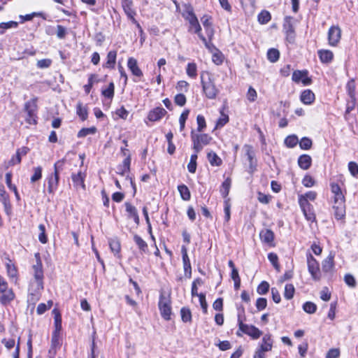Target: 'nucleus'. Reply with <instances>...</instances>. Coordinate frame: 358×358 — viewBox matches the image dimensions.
Returning a JSON list of instances; mask_svg holds the SVG:
<instances>
[{
	"label": "nucleus",
	"instance_id": "nucleus-1",
	"mask_svg": "<svg viewBox=\"0 0 358 358\" xmlns=\"http://www.w3.org/2000/svg\"><path fill=\"white\" fill-rule=\"evenodd\" d=\"M36 263L32 266L34 279L29 284V292L31 296H36L43 289V271L39 253L35 254Z\"/></svg>",
	"mask_w": 358,
	"mask_h": 358
},
{
	"label": "nucleus",
	"instance_id": "nucleus-2",
	"mask_svg": "<svg viewBox=\"0 0 358 358\" xmlns=\"http://www.w3.org/2000/svg\"><path fill=\"white\" fill-rule=\"evenodd\" d=\"M330 186L334 194V216L337 220H341L345 215V196L338 184L331 182Z\"/></svg>",
	"mask_w": 358,
	"mask_h": 358
},
{
	"label": "nucleus",
	"instance_id": "nucleus-3",
	"mask_svg": "<svg viewBox=\"0 0 358 358\" xmlns=\"http://www.w3.org/2000/svg\"><path fill=\"white\" fill-rule=\"evenodd\" d=\"M201 85L203 94L210 99H214L220 92L216 87L214 77L210 73H202L201 75Z\"/></svg>",
	"mask_w": 358,
	"mask_h": 358
},
{
	"label": "nucleus",
	"instance_id": "nucleus-4",
	"mask_svg": "<svg viewBox=\"0 0 358 358\" xmlns=\"http://www.w3.org/2000/svg\"><path fill=\"white\" fill-rule=\"evenodd\" d=\"M182 15L189 23V31H194L197 34L201 33V27L199 23L197 17L194 13V9L190 5H184Z\"/></svg>",
	"mask_w": 358,
	"mask_h": 358
},
{
	"label": "nucleus",
	"instance_id": "nucleus-5",
	"mask_svg": "<svg viewBox=\"0 0 358 358\" xmlns=\"http://www.w3.org/2000/svg\"><path fill=\"white\" fill-rule=\"evenodd\" d=\"M273 340L270 334L264 335L258 348L255 352L253 358H266L265 353L272 350Z\"/></svg>",
	"mask_w": 358,
	"mask_h": 358
},
{
	"label": "nucleus",
	"instance_id": "nucleus-6",
	"mask_svg": "<svg viewBox=\"0 0 358 358\" xmlns=\"http://www.w3.org/2000/svg\"><path fill=\"white\" fill-rule=\"evenodd\" d=\"M191 138L193 143V150L196 153H199L203 146L208 145L212 140V137L207 134H196L194 131L191 133Z\"/></svg>",
	"mask_w": 358,
	"mask_h": 358
},
{
	"label": "nucleus",
	"instance_id": "nucleus-7",
	"mask_svg": "<svg viewBox=\"0 0 358 358\" xmlns=\"http://www.w3.org/2000/svg\"><path fill=\"white\" fill-rule=\"evenodd\" d=\"M158 306L162 317L166 320H169L172 313L170 296L161 294Z\"/></svg>",
	"mask_w": 358,
	"mask_h": 358
},
{
	"label": "nucleus",
	"instance_id": "nucleus-8",
	"mask_svg": "<svg viewBox=\"0 0 358 358\" xmlns=\"http://www.w3.org/2000/svg\"><path fill=\"white\" fill-rule=\"evenodd\" d=\"M36 110L37 105L35 99L27 101L24 105V110L27 113L26 121L29 124H34L36 123Z\"/></svg>",
	"mask_w": 358,
	"mask_h": 358
},
{
	"label": "nucleus",
	"instance_id": "nucleus-9",
	"mask_svg": "<svg viewBox=\"0 0 358 358\" xmlns=\"http://www.w3.org/2000/svg\"><path fill=\"white\" fill-rule=\"evenodd\" d=\"M240 331L250 336L254 340L258 339L262 334V331L257 327L254 325H249L247 324L242 325V327L238 329V331L236 332V334L238 336H241Z\"/></svg>",
	"mask_w": 358,
	"mask_h": 358
},
{
	"label": "nucleus",
	"instance_id": "nucleus-10",
	"mask_svg": "<svg viewBox=\"0 0 358 358\" xmlns=\"http://www.w3.org/2000/svg\"><path fill=\"white\" fill-rule=\"evenodd\" d=\"M307 264L312 278L315 280H319L320 278L319 263L311 254L307 255Z\"/></svg>",
	"mask_w": 358,
	"mask_h": 358
},
{
	"label": "nucleus",
	"instance_id": "nucleus-11",
	"mask_svg": "<svg viewBox=\"0 0 358 358\" xmlns=\"http://www.w3.org/2000/svg\"><path fill=\"white\" fill-rule=\"evenodd\" d=\"M292 80L296 83H301L304 86L310 85L312 80L308 77V71L307 70H296L292 73Z\"/></svg>",
	"mask_w": 358,
	"mask_h": 358
},
{
	"label": "nucleus",
	"instance_id": "nucleus-12",
	"mask_svg": "<svg viewBox=\"0 0 358 358\" xmlns=\"http://www.w3.org/2000/svg\"><path fill=\"white\" fill-rule=\"evenodd\" d=\"M341 36V30L338 26H332L328 31L329 44L336 46L339 42Z\"/></svg>",
	"mask_w": 358,
	"mask_h": 358
},
{
	"label": "nucleus",
	"instance_id": "nucleus-13",
	"mask_svg": "<svg viewBox=\"0 0 358 358\" xmlns=\"http://www.w3.org/2000/svg\"><path fill=\"white\" fill-rule=\"evenodd\" d=\"M243 150L245 152L247 159L249 162L250 171L252 172L256 166L255 152L253 147L250 145L245 144L243 146Z\"/></svg>",
	"mask_w": 358,
	"mask_h": 358
},
{
	"label": "nucleus",
	"instance_id": "nucleus-14",
	"mask_svg": "<svg viewBox=\"0 0 358 358\" xmlns=\"http://www.w3.org/2000/svg\"><path fill=\"white\" fill-rule=\"evenodd\" d=\"M303 213L308 221L314 222L315 220V214L313 210V207L310 203H306L303 201L299 205Z\"/></svg>",
	"mask_w": 358,
	"mask_h": 358
},
{
	"label": "nucleus",
	"instance_id": "nucleus-15",
	"mask_svg": "<svg viewBox=\"0 0 358 358\" xmlns=\"http://www.w3.org/2000/svg\"><path fill=\"white\" fill-rule=\"evenodd\" d=\"M182 257V262L183 267L185 271V274L187 278H191L192 275V267L190 264V260L187 255V250L185 246H182L181 248Z\"/></svg>",
	"mask_w": 358,
	"mask_h": 358
},
{
	"label": "nucleus",
	"instance_id": "nucleus-16",
	"mask_svg": "<svg viewBox=\"0 0 358 358\" xmlns=\"http://www.w3.org/2000/svg\"><path fill=\"white\" fill-rule=\"evenodd\" d=\"M259 237L262 243L269 246L273 245L274 233L268 229H262L259 233Z\"/></svg>",
	"mask_w": 358,
	"mask_h": 358
},
{
	"label": "nucleus",
	"instance_id": "nucleus-17",
	"mask_svg": "<svg viewBox=\"0 0 358 358\" xmlns=\"http://www.w3.org/2000/svg\"><path fill=\"white\" fill-rule=\"evenodd\" d=\"M166 114V111L162 107H157L150 110L148 115V119L151 122L158 121Z\"/></svg>",
	"mask_w": 358,
	"mask_h": 358
},
{
	"label": "nucleus",
	"instance_id": "nucleus-18",
	"mask_svg": "<svg viewBox=\"0 0 358 358\" xmlns=\"http://www.w3.org/2000/svg\"><path fill=\"white\" fill-rule=\"evenodd\" d=\"M62 345V334L57 332H52L51 339V347L49 353L54 356L56 353V350Z\"/></svg>",
	"mask_w": 358,
	"mask_h": 358
},
{
	"label": "nucleus",
	"instance_id": "nucleus-19",
	"mask_svg": "<svg viewBox=\"0 0 358 358\" xmlns=\"http://www.w3.org/2000/svg\"><path fill=\"white\" fill-rule=\"evenodd\" d=\"M127 66L134 76L138 78L143 76V72L138 66L137 60L134 57L128 59Z\"/></svg>",
	"mask_w": 358,
	"mask_h": 358
},
{
	"label": "nucleus",
	"instance_id": "nucleus-20",
	"mask_svg": "<svg viewBox=\"0 0 358 358\" xmlns=\"http://www.w3.org/2000/svg\"><path fill=\"white\" fill-rule=\"evenodd\" d=\"M29 151V149L27 147H22L18 149L16 152L15 155L13 156V157L10 159L9 164L10 166H14L15 164H20L22 160V157L25 156Z\"/></svg>",
	"mask_w": 358,
	"mask_h": 358
},
{
	"label": "nucleus",
	"instance_id": "nucleus-21",
	"mask_svg": "<svg viewBox=\"0 0 358 358\" xmlns=\"http://www.w3.org/2000/svg\"><path fill=\"white\" fill-rule=\"evenodd\" d=\"M315 94L310 90H303L300 96V100L306 105H310L315 101Z\"/></svg>",
	"mask_w": 358,
	"mask_h": 358
},
{
	"label": "nucleus",
	"instance_id": "nucleus-22",
	"mask_svg": "<svg viewBox=\"0 0 358 358\" xmlns=\"http://www.w3.org/2000/svg\"><path fill=\"white\" fill-rule=\"evenodd\" d=\"M59 174L57 173H54L52 175L50 176L48 178V190L49 193H53L58 187L59 184Z\"/></svg>",
	"mask_w": 358,
	"mask_h": 358
},
{
	"label": "nucleus",
	"instance_id": "nucleus-23",
	"mask_svg": "<svg viewBox=\"0 0 358 358\" xmlns=\"http://www.w3.org/2000/svg\"><path fill=\"white\" fill-rule=\"evenodd\" d=\"M86 177L85 173H82L81 171L78 172L77 174L72 175V180L74 185L76 187H81L82 189H85V186L84 184V179Z\"/></svg>",
	"mask_w": 358,
	"mask_h": 358
},
{
	"label": "nucleus",
	"instance_id": "nucleus-24",
	"mask_svg": "<svg viewBox=\"0 0 358 358\" xmlns=\"http://www.w3.org/2000/svg\"><path fill=\"white\" fill-rule=\"evenodd\" d=\"M318 56L322 63H330L334 58V54L329 50H318Z\"/></svg>",
	"mask_w": 358,
	"mask_h": 358
},
{
	"label": "nucleus",
	"instance_id": "nucleus-25",
	"mask_svg": "<svg viewBox=\"0 0 358 358\" xmlns=\"http://www.w3.org/2000/svg\"><path fill=\"white\" fill-rule=\"evenodd\" d=\"M312 163L311 157L308 155H302L298 159V164L299 167L303 170H307L310 168Z\"/></svg>",
	"mask_w": 358,
	"mask_h": 358
},
{
	"label": "nucleus",
	"instance_id": "nucleus-26",
	"mask_svg": "<svg viewBox=\"0 0 358 358\" xmlns=\"http://www.w3.org/2000/svg\"><path fill=\"white\" fill-rule=\"evenodd\" d=\"M126 211L130 218H132L136 224L139 223V217L136 208L129 203H125Z\"/></svg>",
	"mask_w": 358,
	"mask_h": 358
},
{
	"label": "nucleus",
	"instance_id": "nucleus-27",
	"mask_svg": "<svg viewBox=\"0 0 358 358\" xmlns=\"http://www.w3.org/2000/svg\"><path fill=\"white\" fill-rule=\"evenodd\" d=\"M284 29L285 30L287 39L289 42H292L294 38V31L289 18H286V22L284 24Z\"/></svg>",
	"mask_w": 358,
	"mask_h": 358
},
{
	"label": "nucleus",
	"instance_id": "nucleus-28",
	"mask_svg": "<svg viewBox=\"0 0 358 358\" xmlns=\"http://www.w3.org/2000/svg\"><path fill=\"white\" fill-rule=\"evenodd\" d=\"M15 298V294L12 289H8L6 292L1 293L0 296V302L3 305L8 304Z\"/></svg>",
	"mask_w": 358,
	"mask_h": 358
},
{
	"label": "nucleus",
	"instance_id": "nucleus-29",
	"mask_svg": "<svg viewBox=\"0 0 358 358\" xmlns=\"http://www.w3.org/2000/svg\"><path fill=\"white\" fill-rule=\"evenodd\" d=\"M131 164V157L130 156H127L122 162V164L118 166L117 167V173L120 175L124 176L129 171Z\"/></svg>",
	"mask_w": 358,
	"mask_h": 358
},
{
	"label": "nucleus",
	"instance_id": "nucleus-30",
	"mask_svg": "<svg viewBox=\"0 0 358 358\" xmlns=\"http://www.w3.org/2000/svg\"><path fill=\"white\" fill-rule=\"evenodd\" d=\"M346 90L351 99L353 101H355L357 99L355 93L356 84L354 79H351L348 82L346 85Z\"/></svg>",
	"mask_w": 358,
	"mask_h": 358
},
{
	"label": "nucleus",
	"instance_id": "nucleus-31",
	"mask_svg": "<svg viewBox=\"0 0 358 358\" xmlns=\"http://www.w3.org/2000/svg\"><path fill=\"white\" fill-rule=\"evenodd\" d=\"M334 256L330 253L329 255L322 262V270L324 272H329L334 268Z\"/></svg>",
	"mask_w": 358,
	"mask_h": 358
},
{
	"label": "nucleus",
	"instance_id": "nucleus-32",
	"mask_svg": "<svg viewBox=\"0 0 358 358\" xmlns=\"http://www.w3.org/2000/svg\"><path fill=\"white\" fill-rule=\"evenodd\" d=\"M117 52L116 51H110L107 55V61L106 63L103 65V66L106 68L113 69L114 68L115 62H116Z\"/></svg>",
	"mask_w": 358,
	"mask_h": 358
},
{
	"label": "nucleus",
	"instance_id": "nucleus-33",
	"mask_svg": "<svg viewBox=\"0 0 358 358\" xmlns=\"http://www.w3.org/2000/svg\"><path fill=\"white\" fill-rule=\"evenodd\" d=\"M317 197V193L314 191H309L304 194L299 196V203L301 205V202L304 201L306 203H309L308 201H314Z\"/></svg>",
	"mask_w": 358,
	"mask_h": 358
},
{
	"label": "nucleus",
	"instance_id": "nucleus-34",
	"mask_svg": "<svg viewBox=\"0 0 358 358\" xmlns=\"http://www.w3.org/2000/svg\"><path fill=\"white\" fill-rule=\"evenodd\" d=\"M178 192L180 194L182 199L184 201H189L191 198L190 192L185 185H180L178 187Z\"/></svg>",
	"mask_w": 358,
	"mask_h": 358
},
{
	"label": "nucleus",
	"instance_id": "nucleus-35",
	"mask_svg": "<svg viewBox=\"0 0 358 358\" xmlns=\"http://www.w3.org/2000/svg\"><path fill=\"white\" fill-rule=\"evenodd\" d=\"M18 26V22L15 21H9L7 22H1L0 23V34H3L6 29L17 28Z\"/></svg>",
	"mask_w": 358,
	"mask_h": 358
},
{
	"label": "nucleus",
	"instance_id": "nucleus-36",
	"mask_svg": "<svg viewBox=\"0 0 358 358\" xmlns=\"http://www.w3.org/2000/svg\"><path fill=\"white\" fill-rule=\"evenodd\" d=\"M187 76L192 78H195L197 76V66L195 63H188L186 68Z\"/></svg>",
	"mask_w": 358,
	"mask_h": 358
},
{
	"label": "nucleus",
	"instance_id": "nucleus-37",
	"mask_svg": "<svg viewBox=\"0 0 358 358\" xmlns=\"http://www.w3.org/2000/svg\"><path fill=\"white\" fill-rule=\"evenodd\" d=\"M114 84L111 82L107 87L102 89L101 93L105 97L112 99L114 96Z\"/></svg>",
	"mask_w": 358,
	"mask_h": 358
},
{
	"label": "nucleus",
	"instance_id": "nucleus-38",
	"mask_svg": "<svg viewBox=\"0 0 358 358\" xmlns=\"http://www.w3.org/2000/svg\"><path fill=\"white\" fill-rule=\"evenodd\" d=\"M76 113L82 120H86L87 118V109L80 102L77 104Z\"/></svg>",
	"mask_w": 358,
	"mask_h": 358
},
{
	"label": "nucleus",
	"instance_id": "nucleus-39",
	"mask_svg": "<svg viewBox=\"0 0 358 358\" xmlns=\"http://www.w3.org/2000/svg\"><path fill=\"white\" fill-rule=\"evenodd\" d=\"M231 179L229 178H227L222 184L221 188H220V193L223 196V197H226L231 187Z\"/></svg>",
	"mask_w": 358,
	"mask_h": 358
},
{
	"label": "nucleus",
	"instance_id": "nucleus-40",
	"mask_svg": "<svg viewBox=\"0 0 358 358\" xmlns=\"http://www.w3.org/2000/svg\"><path fill=\"white\" fill-rule=\"evenodd\" d=\"M134 241L136 243V244L138 245V248L142 252H146L148 250V244L145 241H143L141 237H140L138 235L136 234L134 236Z\"/></svg>",
	"mask_w": 358,
	"mask_h": 358
},
{
	"label": "nucleus",
	"instance_id": "nucleus-41",
	"mask_svg": "<svg viewBox=\"0 0 358 358\" xmlns=\"http://www.w3.org/2000/svg\"><path fill=\"white\" fill-rule=\"evenodd\" d=\"M197 154L198 153L195 152L191 155L190 161L187 165V169L192 173H194L196 169Z\"/></svg>",
	"mask_w": 358,
	"mask_h": 358
},
{
	"label": "nucleus",
	"instance_id": "nucleus-42",
	"mask_svg": "<svg viewBox=\"0 0 358 358\" xmlns=\"http://www.w3.org/2000/svg\"><path fill=\"white\" fill-rule=\"evenodd\" d=\"M280 52L277 49L271 48L267 52V58L271 62H275L278 60Z\"/></svg>",
	"mask_w": 358,
	"mask_h": 358
},
{
	"label": "nucleus",
	"instance_id": "nucleus-43",
	"mask_svg": "<svg viewBox=\"0 0 358 358\" xmlns=\"http://www.w3.org/2000/svg\"><path fill=\"white\" fill-rule=\"evenodd\" d=\"M208 159L212 166H219L222 163L221 159L213 152L208 153Z\"/></svg>",
	"mask_w": 358,
	"mask_h": 358
},
{
	"label": "nucleus",
	"instance_id": "nucleus-44",
	"mask_svg": "<svg viewBox=\"0 0 358 358\" xmlns=\"http://www.w3.org/2000/svg\"><path fill=\"white\" fill-rule=\"evenodd\" d=\"M295 289L292 284H287L285 287L284 297L290 300L293 298L294 294Z\"/></svg>",
	"mask_w": 358,
	"mask_h": 358
},
{
	"label": "nucleus",
	"instance_id": "nucleus-45",
	"mask_svg": "<svg viewBox=\"0 0 358 358\" xmlns=\"http://www.w3.org/2000/svg\"><path fill=\"white\" fill-rule=\"evenodd\" d=\"M182 320L184 322H189L192 321V313L189 308L183 307L180 310Z\"/></svg>",
	"mask_w": 358,
	"mask_h": 358
},
{
	"label": "nucleus",
	"instance_id": "nucleus-46",
	"mask_svg": "<svg viewBox=\"0 0 358 358\" xmlns=\"http://www.w3.org/2000/svg\"><path fill=\"white\" fill-rule=\"evenodd\" d=\"M42 167L37 166L33 168L34 174L31 177V182H35L39 180L42 177Z\"/></svg>",
	"mask_w": 358,
	"mask_h": 358
},
{
	"label": "nucleus",
	"instance_id": "nucleus-47",
	"mask_svg": "<svg viewBox=\"0 0 358 358\" xmlns=\"http://www.w3.org/2000/svg\"><path fill=\"white\" fill-rule=\"evenodd\" d=\"M7 273L9 278L12 279H15L17 275V271L14 264L8 263L6 264Z\"/></svg>",
	"mask_w": 358,
	"mask_h": 358
},
{
	"label": "nucleus",
	"instance_id": "nucleus-48",
	"mask_svg": "<svg viewBox=\"0 0 358 358\" xmlns=\"http://www.w3.org/2000/svg\"><path fill=\"white\" fill-rule=\"evenodd\" d=\"M55 330L53 332H57V334H61L62 331V317L59 313H55Z\"/></svg>",
	"mask_w": 358,
	"mask_h": 358
},
{
	"label": "nucleus",
	"instance_id": "nucleus-49",
	"mask_svg": "<svg viewBox=\"0 0 358 358\" xmlns=\"http://www.w3.org/2000/svg\"><path fill=\"white\" fill-rule=\"evenodd\" d=\"M271 18L270 13L266 10L262 11L258 15V21L262 24L268 23Z\"/></svg>",
	"mask_w": 358,
	"mask_h": 358
},
{
	"label": "nucleus",
	"instance_id": "nucleus-50",
	"mask_svg": "<svg viewBox=\"0 0 358 358\" xmlns=\"http://www.w3.org/2000/svg\"><path fill=\"white\" fill-rule=\"evenodd\" d=\"M299 143V140L296 136L290 135L288 136L285 140V144L288 148H293Z\"/></svg>",
	"mask_w": 358,
	"mask_h": 358
},
{
	"label": "nucleus",
	"instance_id": "nucleus-51",
	"mask_svg": "<svg viewBox=\"0 0 358 358\" xmlns=\"http://www.w3.org/2000/svg\"><path fill=\"white\" fill-rule=\"evenodd\" d=\"M237 316H238L237 322H238V329H239L240 327H242V325L245 324L244 323V322L246 320V318H245V309L243 307L238 308Z\"/></svg>",
	"mask_w": 358,
	"mask_h": 358
},
{
	"label": "nucleus",
	"instance_id": "nucleus-52",
	"mask_svg": "<svg viewBox=\"0 0 358 358\" xmlns=\"http://www.w3.org/2000/svg\"><path fill=\"white\" fill-rule=\"evenodd\" d=\"M303 310L309 314L314 313L317 310V306L310 301L306 302L303 306Z\"/></svg>",
	"mask_w": 358,
	"mask_h": 358
},
{
	"label": "nucleus",
	"instance_id": "nucleus-53",
	"mask_svg": "<svg viewBox=\"0 0 358 358\" xmlns=\"http://www.w3.org/2000/svg\"><path fill=\"white\" fill-rule=\"evenodd\" d=\"M189 110L188 109L185 110L180 116V130L182 131L185 129V122L188 117Z\"/></svg>",
	"mask_w": 358,
	"mask_h": 358
},
{
	"label": "nucleus",
	"instance_id": "nucleus-54",
	"mask_svg": "<svg viewBox=\"0 0 358 358\" xmlns=\"http://www.w3.org/2000/svg\"><path fill=\"white\" fill-rule=\"evenodd\" d=\"M299 146L303 150H309L312 146V141L307 137H303L299 142Z\"/></svg>",
	"mask_w": 358,
	"mask_h": 358
},
{
	"label": "nucleus",
	"instance_id": "nucleus-55",
	"mask_svg": "<svg viewBox=\"0 0 358 358\" xmlns=\"http://www.w3.org/2000/svg\"><path fill=\"white\" fill-rule=\"evenodd\" d=\"M269 289V284L266 281H262L257 287V292L259 294H265Z\"/></svg>",
	"mask_w": 358,
	"mask_h": 358
},
{
	"label": "nucleus",
	"instance_id": "nucleus-56",
	"mask_svg": "<svg viewBox=\"0 0 358 358\" xmlns=\"http://www.w3.org/2000/svg\"><path fill=\"white\" fill-rule=\"evenodd\" d=\"M110 248L115 254H118L120 251V243L117 240H110L109 241Z\"/></svg>",
	"mask_w": 358,
	"mask_h": 358
},
{
	"label": "nucleus",
	"instance_id": "nucleus-57",
	"mask_svg": "<svg viewBox=\"0 0 358 358\" xmlns=\"http://www.w3.org/2000/svg\"><path fill=\"white\" fill-rule=\"evenodd\" d=\"M302 184L306 187H311L315 185V181L314 178L310 175H306L302 180Z\"/></svg>",
	"mask_w": 358,
	"mask_h": 358
},
{
	"label": "nucleus",
	"instance_id": "nucleus-58",
	"mask_svg": "<svg viewBox=\"0 0 358 358\" xmlns=\"http://www.w3.org/2000/svg\"><path fill=\"white\" fill-rule=\"evenodd\" d=\"M196 122L198 131H202L206 127L205 117L201 115H198L196 117Z\"/></svg>",
	"mask_w": 358,
	"mask_h": 358
},
{
	"label": "nucleus",
	"instance_id": "nucleus-59",
	"mask_svg": "<svg viewBox=\"0 0 358 358\" xmlns=\"http://www.w3.org/2000/svg\"><path fill=\"white\" fill-rule=\"evenodd\" d=\"M268 259L270 262L273 264L275 269L278 271L280 268V266L278 264V255L273 252H271L268 255Z\"/></svg>",
	"mask_w": 358,
	"mask_h": 358
},
{
	"label": "nucleus",
	"instance_id": "nucleus-60",
	"mask_svg": "<svg viewBox=\"0 0 358 358\" xmlns=\"http://www.w3.org/2000/svg\"><path fill=\"white\" fill-rule=\"evenodd\" d=\"M38 229L40 231V234L38 235V239H39L40 242L42 243H46L47 241H48V238H47V236L45 235V226L43 224H39Z\"/></svg>",
	"mask_w": 358,
	"mask_h": 358
},
{
	"label": "nucleus",
	"instance_id": "nucleus-61",
	"mask_svg": "<svg viewBox=\"0 0 358 358\" xmlns=\"http://www.w3.org/2000/svg\"><path fill=\"white\" fill-rule=\"evenodd\" d=\"M178 92H186L189 88V83L185 80H180L176 87Z\"/></svg>",
	"mask_w": 358,
	"mask_h": 358
},
{
	"label": "nucleus",
	"instance_id": "nucleus-62",
	"mask_svg": "<svg viewBox=\"0 0 358 358\" xmlns=\"http://www.w3.org/2000/svg\"><path fill=\"white\" fill-rule=\"evenodd\" d=\"M348 170L352 176H358V164L356 162H350L348 163Z\"/></svg>",
	"mask_w": 358,
	"mask_h": 358
},
{
	"label": "nucleus",
	"instance_id": "nucleus-63",
	"mask_svg": "<svg viewBox=\"0 0 358 358\" xmlns=\"http://www.w3.org/2000/svg\"><path fill=\"white\" fill-rule=\"evenodd\" d=\"M229 122V116L224 113H221L220 118L216 123V128L222 127Z\"/></svg>",
	"mask_w": 358,
	"mask_h": 358
},
{
	"label": "nucleus",
	"instance_id": "nucleus-64",
	"mask_svg": "<svg viewBox=\"0 0 358 358\" xmlns=\"http://www.w3.org/2000/svg\"><path fill=\"white\" fill-rule=\"evenodd\" d=\"M246 96L248 101H250V102H253L256 100L257 97V93L253 87H250L248 88Z\"/></svg>",
	"mask_w": 358,
	"mask_h": 358
}]
</instances>
